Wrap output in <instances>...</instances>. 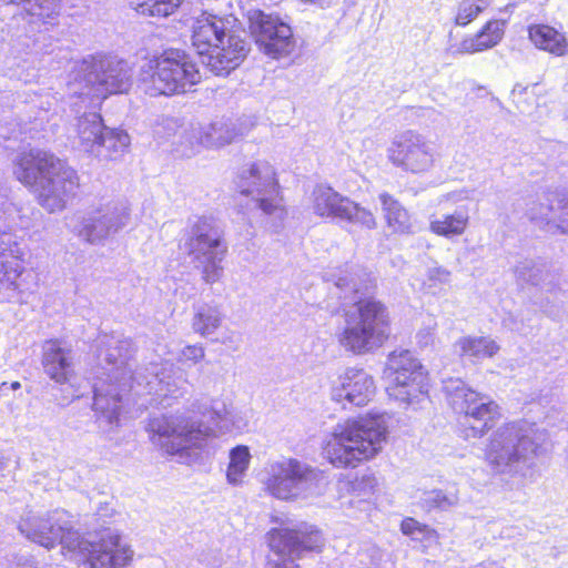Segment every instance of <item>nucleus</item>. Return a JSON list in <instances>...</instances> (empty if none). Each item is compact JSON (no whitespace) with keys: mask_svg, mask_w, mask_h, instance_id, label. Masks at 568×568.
<instances>
[{"mask_svg":"<svg viewBox=\"0 0 568 568\" xmlns=\"http://www.w3.org/2000/svg\"><path fill=\"white\" fill-rule=\"evenodd\" d=\"M134 353L129 338L103 336L99 341L98 359L102 374L93 385V410L101 432L108 434L119 425L123 396L134 390L140 396L154 395L156 399L176 396L182 379L174 376L169 362L150 363L131 372L130 359Z\"/></svg>","mask_w":568,"mask_h":568,"instance_id":"f257e3e1","label":"nucleus"},{"mask_svg":"<svg viewBox=\"0 0 568 568\" xmlns=\"http://www.w3.org/2000/svg\"><path fill=\"white\" fill-rule=\"evenodd\" d=\"M196 414L209 418L222 433L242 432L247 426V420L239 412L220 399H213L210 404L194 403L190 412L152 417L146 427L152 443L181 464L199 462L210 454V443L216 435Z\"/></svg>","mask_w":568,"mask_h":568,"instance_id":"f03ea898","label":"nucleus"},{"mask_svg":"<svg viewBox=\"0 0 568 568\" xmlns=\"http://www.w3.org/2000/svg\"><path fill=\"white\" fill-rule=\"evenodd\" d=\"M192 45L215 75H227L246 58L250 47L241 22L232 14L203 12L192 24Z\"/></svg>","mask_w":568,"mask_h":568,"instance_id":"7ed1b4c3","label":"nucleus"},{"mask_svg":"<svg viewBox=\"0 0 568 568\" xmlns=\"http://www.w3.org/2000/svg\"><path fill=\"white\" fill-rule=\"evenodd\" d=\"M13 173L24 185L34 186L40 205L51 213L62 211L80 185L75 170L41 150L20 153Z\"/></svg>","mask_w":568,"mask_h":568,"instance_id":"20e7f679","label":"nucleus"},{"mask_svg":"<svg viewBox=\"0 0 568 568\" xmlns=\"http://www.w3.org/2000/svg\"><path fill=\"white\" fill-rule=\"evenodd\" d=\"M383 416H365L337 424L327 436L323 454L336 468H355L374 458L386 442Z\"/></svg>","mask_w":568,"mask_h":568,"instance_id":"39448f33","label":"nucleus"},{"mask_svg":"<svg viewBox=\"0 0 568 568\" xmlns=\"http://www.w3.org/2000/svg\"><path fill=\"white\" fill-rule=\"evenodd\" d=\"M132 84V69L116 57L90 55L75 65L68 83L71 105L78 113L84 108L99 104L110 94L124 93Z\"/></svg>","mask_w":568,"mask_h":568,"instance_id":"423d86ee","label":"nucleus"},{"mask_svg":"<svg viewBox=\"0 0 568 568\" xmlns=\"http://www.w3.org/2000/svg\"><path fill=\"white\" fill-rule=\"evenodd\" d=\"M540 439L535 424L526 420L507 423L494 432L486 460L496 474L524 475L531 466Z\"/></svg>","mask_w":568,"mask_h":568,"instance_id":"0eeeda50","label":"nucleus"},{"mask_svg":"<svg viewBox=\"0 0 568 568\" xmlns=\"http://www.w3.org/2000/svg\"><path fill=\"white\" fill-rule=\"evenodd\" d=\"M388 311L379 301L359 298L345 312L341 345L354 354H367L379 348L389 336Z\"/></svg>","mask_w":568,"mask_h":568,"instance_id":"6e6552de","label":"nucleus"},{"mask_svg":"<svg viewBox=\"0 0 568 568\" xmlns=\"http://www.w3.org/2000/svg\"><path fill=\"white\" fill-rule=\"evenodd\" d=\"M261 481L266 494L283 501L316 496L325 484L322 470L292 457L268 462Z\"/></svg>","mask_w":568,"mask_h":568,"instance_id":"1a4fd4ad","label":"nucleus"},{"mask_svg":"<svg viewBox=\"0 0 568 568\" xmlns=\"http://www.w3.org/2000/svg\"><path fill=\"white\" fill-rule=\"evenodd\" d=\"M201 79L192 59L181 50H168L142 64L140 81L150 95L184 93Z\"/></svg>","mask_w":568,"mask_h":568,"instance_id":"9d476101","label":"nucleus"},{"mask_svg":"<svg viewBox=\"0 0 568 568\" xmlns=\"http://www.w3.org/2000/svg\"><path fill=\"white\" fill-rule=\"evenodd\" d=\"M443 392L452 408L463 416L460 425L465 438L483 437L501 416L496 402L488 395L471 389L460 378L449 377L443 381Z\"/></svg>","mask_w":568,"mask_h":568,"instance_id":"9b49d317","label":"nucleus"},{"mask_svg":"<svg viewBox=\"0 0 568 568\" xmlns=\"http://www.w3.org/2000/svg\"><path fill=\"white\" fill-rule=\"evenodd\" d=\"M185 250L197 267L202 270V278L213 284L223 273L221 266L227 245L223 232L213 217L196 216L190 221L185 237Z\"/></svg>","mask_w":568,"mask_h":568,"instance_id":"f8f14e48","label":"nucleus"},{"mask_svg":"<svg viewBox=\"0 0 568 568\" xmlns=\"http://www.w3.org/2000/svg\"><path fill=\"white\" fill-rule=\"evenodd\" d=\"M239 192L247 197L246 205L260 210L274 222L275 229L286 216L280 186L273 166L264 161L243 168L236 180Z\"/></svg>","mask_w":568,"mask_h":568,"instance_id":"ddd939ff","label":"nucleus"},{"mask_svg":"<svg viewBox=\"0 0 568 568\" xmlns=\"http://www.w3.org/2000/svg\"><path fill=\"white\" fill-rule=\"evenodd\" d=\"M388 395L410 404L428 392V378L420 362L408 349L392 352L384 371Z\"/></svg>","mask_w":568,"mask_h":568,"instance_id":"4468645a","label":"nucleus"},{"mask_svg":"<svg viewBox=\"0 0 568 568\" xmlns=\"http://www.w3.org/2000/svg\"><path fill=\"white\" fill-rule=\"evenodd\" d=\"M68 511L55 509L45 514L28 513L18 524V529L28 540L47 549L61 544L69 550H77L79 532L74 530Z\"/></svg>","mask_w":568,"mask_h":568,"instance_id":"2eb2a0df","label":"nucleus"},{"mask_svg":"<svg viewBox=\"0 0 568 568\" xmlns=\"http://www.w3.org/2000/svg\"><path fill=\"white\" fill-rule=\"evenodd\" d=\"M437 156L434 142L413 130L395 135L387 148L388 161L412 174L429 172L435 166Z\"/></svg>","mask_w":568,"mask_h":568,"instance_id":"dca6fc26","label":"nucleus"},{"mask_svg":"<svg viewBox=\"0 0 568 568\" xmlns=\"http://www.w3.org/2000/svg\"><path fill=\"white\" fill-rule=\"evenodd\" d=\"M271 549L278 556V560H270L268 568H300L294 562L305 551H320L324 539L320 530L306 524L297 528H274L270 531Z\"/></svg>","mask_w":568,"mask_h":568,"instance_id":"f3484780","label":"nucleus"},{"mask_svg":"<svg viewBox=\"0 0 568 568\" xmlns=\"http://www.w3.org/2000/svg\"><path fill=\"white\" fill-rule=\"evenodd\" d=\"M77 549L87 557L90 568H125L134 556V550L118 530L103 529L91 539L79 535Z\"/></svg>","mask_w":568,"mask_h":568,"instance_id":"a211bd4d","label":"nucleus"},{"mask_svg":"<svg viewBox=\"0 0 568 568\" xmlns=\"http://www.w3.org/2000/svg\"><path fill=\"white\" fill-rule=\"evenodd\" d=\"M130 222V209L123 201H110L93 209L82 220L79 236L92 245H103Z\"/></svg>","mask_w":568,"mask_h":568,"instance_id":"6ab92c4d","label":"nucleus"},{"mask_svg":"<svg viewBox=\"0 0 568 568\" xmlns=\"http://www.w3.org/2000/svg\"><path fill=\"white\" fill-rule=\"evenodd\" d=\"M250 29L260 50L274 59L288 55L295 48L292 28L278 16L254 11Z\"/></svg>","mask_w":568,"mask_h":568,"instance_id":"aec40b11","label":"nucleus"},{"mask_svg":"<svg viewBox=\"0 0 568 568\" xmlns=\"http://www.w3.org/2000/svg\"><path fill=\"white\" fill-rule=\"evenodd\" d=\"M9 247L0 246V303H24V294L28 290L24 281L26 268L16 254L18 245L8 236V241H1Z\"/></svg>","mask_w":568,"mask_h":568,"instance_id":"412c9836","label":"nucleus"},{"mask_svg":"<svg viewBox=\"0 0 568 568\" xmlns=\"http://www.w3.org/2000/svg\"><path fill=\"white\" fill-rule=\"evenodd\" d=\"M375 394L373 377L364 369L347 368L332 388V399L353 406L366 405Z\"/></svg>","mask_w":568,"mask_h":568,"instance_id":"4be33fe9","label":"nucleus"},{"mask_svg":"<svg viewBox=\"0 0 568 568\" xmlns=\"http://www.w3.org/2000/svg\"><path fill=\"white\" fill-rule=\"evenodd\" d=\"M42 366L50 379L64 384L73 376L72 351L61 341H47L42 346Z\"/></svg>","mask_w":568,"mask_h":568,"instance_id":"5701e85b","label":"nucleus"},{"mask_svg":"<svg viewBox=\"0 0 568 568\" xmlns=\"http://www.w3.org/2000/svg\"><path fill=\"white\" fill-rule=\"evenodd\" d=\"M518 281L534 286H540L552 292L559 286L560 273L550 264L541 261L523 260L514 268Z\"/></svg>","mask_w":568,"mask_h":568,"instance_id":"b1692460","label":"nucleus"},{"mask_svg":"<svg viewBox=\"0 0 568 568\" xmlns=\"http://www.w3.org/2000/svg\"><path fill=\"white\" fill-rule=\"evenodd\" d=\"M504 23L498 20L489 21L483 30L474 37L464 39L458 44L450 45L452 55L479 52L495 47L503 38Z\"/></svg>","mask_w":568,"mask_h":568,"instance_id":"393cba45","label":"nucleus"},{"mask_svg":"<svg viewBox=\"0 0 568 568\" xmlns=\"http://www.w3.org/2000/svg\"><path fill=\"white\" fill-rule=\"evenodd\" d=\"M74 126L79 148L93 155L106 130L101 115L97 112H84L77 118Z\"/></svg>","mask_w":568,"mask_h":568,"instance_id":"a878e982","label":"nucleus"},{"mask_svg":"<svg viewBox=\"0 0 568 568\" xmlns=\"http://www.w3.org/2000/svg\"><path fill=\"white\" fill-rule=\"evenodd\" d=\"M378 200L385 223L393 233L410 234L414 232L412 217L397 199L387 192H382L378 194Z\"/></svg>","mask_w":568,"mask_h":568,"instance_id":"bb28decb","label":"nucleus"},{"mask_svg":"<svg viewBox=\"0 0 568 568\" xmlns=\"http://www.w3.org/2000/svg\"><path fill=\"white\" fill-rule=\"evenodd\" d=\"M312 209L314 214L321 217L339 220L349 197L336 192L327 185H318L312 194Z\"/></svg>","mask_w":568,"mask_h":568,"instance_id":"cd10ccee","label":"nucleus"},{"mask_svg":"<svg viewBox=\"0 0 568 568\" xmlns=\"http://www.w3.org/2000/svg\"><path fill=\"white\" fill-rule=\"evenodd\" d=\"M31 212L30 205L12 201L7 195L0 194V223H2L0 229L3 227V233L29 227ZM3 236L7 235L3 234Z\"/></svg>","mask_w":568,"mask_h":568,"instance_id":"c85d7f7f","label":"nucleus"},{"mask_svg":"<svg viewBox=\"0 0 568 568\" xmlns=\"http://www.w3.org/2000/svg\"><path fill=\"white\" fill-rule=\"evenodd\" d=\"M529 39L540 50L561 57L567 52L568 42L564 33L547 24H534L528 29Z\"/></svg>","mask_w":568,"mask_h":568,"instance_id":"c756f323","label":"nucleus"},{"mask_svg":"<svg viewBox=\"0 0 568 568\" xmlns=\"http://www.w3.org/2000/svg\"><path fill=\"white\" fill-rule=\"evenodd\" d=\"M129 146L130 136L125 131L106 128L93 155L100 160L116 161L128 152Z\"/></svg>","mask_w":568,"mask_h":568,"instance_id":"7c9ffc66","label":"nucleus"},{"mask_svg":"<svg viewBox=\"0 0 568 568\" xmlns=\"http://www.w3.org/2000/svg\"><path fill=\"white\" fill-rule=\"evenodd\" d=\"M224 315L217 305L207 303L194 306L192 329L202 337H210L222 325Z\"/></svg>","mask_w":568,"mask_h":568,"instance_id":"2f4dec72","label":"nucleus"},{"mask_svg":"<svg viewBox=\"0 0 568 568\" xmlns=\"http://www.w3.org/2000/svg\"><path fill=\"white\" fill-rule=\"evenodd\" d=\"M455 346L460 356L475 361L493 357L499 351L496 342L486 336H465L459 338Z\"/></svg>","mask_w":568,"mask_h":568,"instance_id":"473e14b6","label":"nucleus"},{"mask_svg":"<svg viewBox=\"0 0 568 568\" xmlns=\"http://www.w3.org/2000/svg\"><path fill=\"white\" fill-rule=\"evenodd\" d=\"M468 221L469 215L466 210H456L452 214H444L432 219L429 229L436 235L452 239L454 236H459L465 232Z\"/></svg>","mask_w":568,"mask_h":568,"instance_id":"72a5a7b5","label":"nucleus"},{"mask_svg":"<svg viewBox=\"0 0 568 568\" xmlns=\"http://www.w3.org/2000/svg\"><path fill=\"white\" fill-rule=\"evenodd\" d=\"M202 142L205 148H220L232 143L240 132L232 122L216 121L202 126Z\"/></svg>","mask_w":568,"mask_h":568,"instance_id":"f704fd0d","label":"nucleus"},{"mask_svg":"<svg viewBox=\"0 0 568 568\" xmlns=\"http://www.w3.org/2000/svg\"><path fill=\"white\" fill-rule=\"evenodd\" d=\"M250 448L245 445H237L229 453V465L226 469V481L232 486H241L251 464Z\"/></svg>","mask_w":568,"mask_h":568,"instance_id":"c9c22d12","label":"nucleus"},{"mask_svg":"<svg viewBox=\"0 0 568 568\" xmlns=\"http://www.w3.org/2000/svg\"><path fill=\"white\" fill-rule=\"evenodd\" d=\"M459 497L456 490L433 489L424 491L418 500V505L425 511L448 510L457 506Z\"/></svg>","mask_w":568,"mask_h":568,"instance_id":"e433bc0d","label":"nucleus"},{"mask_svg":"<svg viewBox=\"0 0 568 568\" xmlns=\"http://www.w3.org/2000/svg\"><path fill=\"white\" fill-rule=\"evenodd\" d=\"M345 203L346 205L345 209L342 210L343 213L339 221L356 225L367 231H372L377 227L376 216L371 210L361 206L358 203L351 199H348V201Z\"/></svg>","mask_w":568,"mask_h":568,"instance_id":"4c0bfd02","label":"nucleus"},{"mask_svg":"<svg viewBox=\"0 0 568 568\" xmlns=\"http://www.w3.org/2000/svg\"><path fill=\"white\" fill-rule=\"evenodd\" d=\"M182 0H129L136 12L151 17H168L181 4Z\"/></svg>","mask_w":568,"mask_h":568,"instance_id":"58836bf2","label":"nucleus"},{"mask_svg":"<svg viewBox=\"0 0 568 568\" xmlns=\"http://www.w3.org/2000/svg\"><path fill=\"white\" fill-rule=\"evenodd\" d=\"M202 136V125L192 124L180 134L179 141L175 143L176 152L182 156L191 158L203 146Z\"/></svg>","mask_w":568,"mask_h":568,"instance_id":"ea45409f","label":"nucleus"},{"mask_svg":"<svg viewBox=\"0 0 568 568\" xmlns=\"http://www.w3.org/2000/svg\"><path fill=\"white\" fill-rule=\"evenodd\" d=\"M489 4L488 0H462L455 18L456 24L466 26L471 22Z\"/></svg>","mask_w":568,"mask_h":568,"instance_id":"a19ab883","label":"nucleus"},{"mask_svg":"<svg viewBox=\"0 0 568 568\" xmlns=\"http://www.w3.org/2000/svg\"><path fill=\"white\" fill-rule=\"evenodd\" d=\"M526 214L531 221H548L551 212V206L548 203V199H546L545 196H530L526 203Z\"/></svg>","mask_w":568,"mask_h":568,"instance_id":"79ce46f5","label":"nucleus"},{"mask_svg":"<svg viewBox=\"0 0 568 568\" xmlns=\"http://www.w3.org/2000/svg\"><path fill=\"white\" fill-rule=\"evenodd\" d=\"M329 281L341 291L339 298L354 300L353 295L358 294L362 290L355 278L348 274L332 275Z\"/></svg>","mask_w":568,"mask_h":568,"instance_id":"37998d69","label":"nucleus"},{"mask_svg":"<svg viewBox=\"0 0 568 568\" xmlns=\"http://www.w3.org/2000/svg\"><path fill=\"white\" fill-rule=\"evenodd\" d=\"M205 356V349L201 344L183 347L178 356V362L184 365H195Z\"/></svg>","mask_w":568,"mask_h":568,"instance_id":"c03bdc74","label":"nucleus"},{"mask_svg":"<svg viewBox=\"0 0 568 568\" xmlns=\"http://www.w3.org/2000/svg\"><path fill=\"white\" fill-rule=\"evenodd\" d=\"M402 532L404 535L410 536L413 538H418L419 535L423 536H433L435 531L429 529L426 525H422L417 520L413 518H406L402 521L400 525Z\"/></svg>","mask_w":568,"mask_h":568,"instance_id":"a18cd8bd","label":"nucleus"},{"mask_svg":"<svg viewBox=\"0 0 568 568\" xmlns=\"http://www.w3.org/2000/svg\"><path fill=\"white\" fill-rule=\"evenodd\" d=\"M450 277V272L444 267H434L429 268L427 272V283L428 287L436 286L437 284H446L448 283Z\"/></svg>","mask_w":568,"mask_h":568,"instance_id":"49530a36","label":"nucleus"},{"mask_svg":"<svg viewBox=\"0 0 568 568\" xmlns=\"http://www.w3.org/2000/svg\"><path fill=\"white\" fill-rule=\"evenodd\" d=\"M435 335V325H429L423 329H420L417 334L418 343L423 346H427L433 343Z\"/></svg>","mask_w":568,"mask_h":568,"instance_id":"de8ad7c7","label":"nucleus"},{"mask_svg":"<svg viewBox=\"0 0 568 568\" xmlns=\"http://www.w3.org/2000/svg\"><path fill=\"white\" fill-rule=\"evenodd\" d=\"M557 227L561 233L568 234V204L561 207V212L558 216Z\"/></svg>","mask_w":568,"mask_h":568,"instance_id":"09e8293b","label":"nucleus"},{"mask_svg":"<svg viewBox=\"0 0 568 568\" xmlns=\"http://www.w3.org/2000/svg\"><path fill=\"white\" fill-rule=\"evenodd\" d=\"M357 485H364L368 490H373L377 485V479L372 474L363 475Z\"/></svg>","mask_w":568,"mask_h":568,"instance_id":"8fccbe9b","label":"nucleus"},{"mask_svg":"<svg viewBox=\"0 0 568 568\" xmlns=\"http://www.w3.org/2000/svg\"><path fill=\"white\" fill-rule=\"evenodd\" d=\"M514 331L518 332L519 334L521 335H528L532 332V326H525L524 324L521 325H515L514 327H511Z\"/></svg>","mask_w":568,"mask_h":568,"instance_id":"3c124183","label":"nucleus"},{"mask_svg":"<svg viewBox=\"0 0 568 568\" xmlns=\"http://www.w3.org/2000/svg\"><path fill=\"white\" fill-rule=\"evenodd\" d=\"M230 346L236 344L237 339L235 338V334L231 333L229 337Z\"/></svg>","mask_w":568,"mask_h":568,"instance_id":"603ef678","label":"nucleus"},{"mask_svg":"<svg viewBox=\"0 0 568 568\" xmlns=\"http://www.w3.org/2000/svg\"><path fill=\"white\" fill-rule=\"evenodd\" d=\"M7 466V462L3 457V455L0 453V470L3 469Z\"/></svg>","mask_w":568,"mask_h":568,"instance_id":"864d4df0","label":"nucleus"},{"mask_svg":"<svg viewBox=\"0 0 568 568\" xmlns=\"http://www.w3.org/2000/svg\"><path fill=\"white\" fill-rule=\"evenodd\" d=\"M20 386H21V385H20V383H19V382H13V383H11V385H10V387H11L12 389H14V390H16V389H19V388H20Z\"/></svg>","mask_w":568,"mask_h":568,"instance_id":"5fc2aeb1","label":"nucleus"},{"mask_svg":"<svg viewBox=\"0 0 568 568\" xmlns=\"http://www.w3.org/2000/svg\"><path fill=\"white\" fill-rule=\"evenodd\" d=\"M6 386H7V383H2L0 388L2 389Z\"/></svg>","mask_w":568,"mask_h":568,"instance_id":"6e6d98bb","label":"nucleus"}]
</instances>
